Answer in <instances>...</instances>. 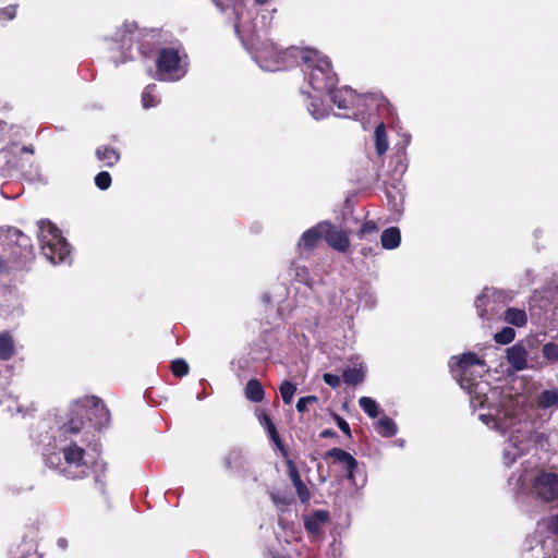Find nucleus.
Instances as JSON below:
<instances>
[{
	"label": "nucleus",
	"instance_id": "9",
	"mask_svg": "<svg viewBox=\"0 0 558 558\" xmlns=\"http://www.w3.org/2000/svg\"><path fill=\"white\" fill-rule=\"evenodd\" d=\"M508 296L494 288H485L483 293L477 296L475 306L478 315L483 319H492L507 301Z\"/></svg>",
	"mask_w": 558,
	"mask_h": 558
},
{
	"label": "nucleus",
	"instance_id": "34",
	"mask_svg": "<svg viewBox=\"0 0 558 558\" xmlns=\"http://www.w3.org/2000/svg\"><path fill=\"white\" fill-rule=\"evenodd\" d=\"M295 490L298 493V496L302 502H307L311 498V494L306 485L301 481L298 480L296 484L294 485Z\"/></svg>",
	"mask_w": 558,
	"mask_h": 558
},
{
	"label": "nucleus",
	"instance_id": "6",
	"mask_svg": "<svg viewBox=\"0 0 558 558\" xmlns=\"http://www.w3.org/2000/svg\"><path fill=\"white\" fill-rule=\"evenodd\" d=\"M64 463H60V458L57 453H51L46 457V463L53 468H61V471L66 476L72 478H81L88 474L89 460L83 448L75 444L66 446L63 451Z\"/></svg>",
	"mask_w": 558,
	"mask_h": 558
},
{
	"label": "nucleus",
	"instance_id": "13",
	"mask_svg": "<svg viewBox=\"0 0 558 558\" xmlns=\"http://www.w3.org/2000/svg\"><path fill=\"white\" fill-rule=\"evenodd\" d=\"M326 94L331 95L332 102L339 109H350L353 107V104L356 100L354 92L348 87H342L339 89L332 88L331 92H327Z\"/></svg>",
	"mask_w": 558,
	"mask_h": 558
},
{
	"label": "nucleus",
	"instance_id": "39",
	"mask_svg": "<svg viewBox=\"0 0 558 558\" xmlns=\"http://www.w3.org/2000/svg\"><path fill=\"white\" fill-rule=\"evenodd\" d=\"M324 381L332 388H338L340 386L341 379L338 375L326 373L324 374Z\"/></svg>",
	"mask_w": 558,
	"mask_h": 558
},
{
	"label": "nucleus",
	"instance_id": "49",
	"mask_svg": "<svg viewBox=\"0 0 558 558\" xmlns=\"http://www.w3.org/2000/svg\"><path fill=\"white\" fill-rule=\"evenodd\" d=\"M323 436H329V433L327 430L323 432Z\"/></svg>",
	"mask_w": 558,
	"mask_h": 558
},
{
	"label": "nucleus",
	"instance_id": "26",
	"mask_svg": "<svg viewBox=\"0 0 558 558\" xmlns=\"http://www.w3.org/2000/svg\"><path fill=\"white\" fill-rule=\"evenodd\" d=\"M359 405L369 417L374 418L379 413L377 402L369 397H361L359 399Z\"/></svg>",
	"mask_w": 558,
	"mask_h": 558
},
{
	"label": "nucleus",
	"instance_id": "23",
	"mask_svg": "<svg viewBox=\"0 0 558 558\" xmlns=\"http://www.w3.org/2000/svg\"><path fill=\"white\" fill-rule=\"evenodd\" d=\"M96 156L108 167L113 166L119 160V154L114 149L106 146L97 148Z\"/></svg>",
	"mask_w": 558,
	"mask_h": 558
},
{
	"label": "nucleus",
	"instance_id": "18",
	"mask_svg": "<svg viewBox=\"0 0 558 558\" xmlns=\"http://www.w3.org/2000/svg\"><path fill=\"white\" fill-rule=\"evenodd\" d=\"M290 276L308 288H313L316 281L311 277L308 269L305 266L292 264L290 266Z\"/></svg>",
	"mask_w": 558,
	"mask_h": 558
},
{
	"label": "nucleus",
	"instance_id": "29",
	"mask_svg": "<svg viewBox=\"0 0 558 558\" xmlns=\"http://www.w3.org/2000/svg\"><path fill=\"white\" fill-rule=\"evenodd\" d=\"M279 390H280L282 401L286 404H290L292 402L293 396L296 391V386L294 384L290 383L289 380H284L280 385Z\"/></svg>",
	"mask_w": 558,
	"mask_h": 558
},
{
	"label": "nucleus",
	"instance_id": "52",
	"mask_svg": "<svg viewBox=\"0 0 558 558\" xmlns=\"http://www.w3.org/2000/svg\"><path fill=\"white\" fill-rule=\"evenodd\" d=\"M203 398V393H199V396H197V399H202Z\"/></svg>",
	"mask_w": 558,
	"mask_h": 558
},
{
	"label": "nucleus",
	"instance_id": "50",
	"mask_svg": "<svg viewBox=\"0 0 558 558\" xmlns=\"http://www.w3.org/2000/svg\"><path fill=\"white\" fill-rule=\"evenodd\" d=\"M323 436H329V433L327 430L323 432Z\"/></svg>",
	"mask_w": 558,
	"mask_h": 558
},
{
	"label": "nucleus",
	"instance_id": "27",
	"mask_svg": "<svg viewBox=\"0 0 558 558\" xmlns=\"http://www.w3.org/2000/svg\"><path fill=\"white\" fill-rule=\"evenodd\" d=\"M343 380L349 385H357L364 379L362 368H348L343 372Z\"/></svg>",
	"mask_w": 558,
	"mask_h": 558
},
{
	"label": "nucleus",
	"instance_id": "15",
	"mask_svg": "<svg viewBox=\"0 0 558 558\" xmlns=\"http://www.w3.org/2000/svg\"><path fill=\"white\" fill-rule=\"evenodd\" d=\"M504 320L510 325L521 328L526 325L527 315L523 310L509 307L504 313Z\"/></svg>",
	"mask_w": 558,
	"mask_h": 558
},
{
	"label": "nucleus",
	"instance_id": "40",
	"mask_svg": "<svg viewBox=\"0 0 558 558\" xmlns=\"http://www.w3.org/2000/svg\"><path fill=\"white\" fill-rule=\"evenodd\" d=\"M236 22L234 25L235 33L240 36L241 27L243 23V8L235 9Z\"/></svg>",
	"mask_w": 558,
	"mask_h": 558
},
{
	"label": "nucleus",
	"instance_id": "8",
	"mask_svg": "<svg viewBox=\"0 0 558 558\" xmlns=\"http://www.w3.org/2000/svg\"><path fill=\"white\" fill-rule=\"evenodd\" d=\"M536 348L537 342L534 338L521 340L507 349V361L517 372L534 368L535 365L532 360L529 359V354Z\"/></svg>",
	"mask_w": 558,
	"mask_h": 558
},
{
	"label": "nucleus",
	"instance_id": "37",
	"mask_svg": "<svg viewBox=\"0 0 558 558\" xmlns=\"http://www.w3.org/2000/svg\"><path fill=\"white\" fill-rule=\"evenodd\" d=\"M316 400H317V398L315 396H307V397L300 398L296 402V410L302 413L306 410L307 404L310 402H314Z\"/></svg>",
	"mask_w": 558,
	"mask_h": 558
},
{
	"label": "nucleus",
	"instance_id": "33",
	"mask_svg": "<svg viewBox=\"0 0 558 558\" xmlns=\"http://www.w3.org/2000/svg\"><path fill=\"white\" fill-rule=\"evenodd\" d=\"M95 184L100 190H107L111 184V177L109 172L101 171L95 177Z\"/></svg>",
	"mask_w": 558,
	"mask_h": 558
},
{
	"label": "nucleus",
	"instance_id": "4",
	"mask_svg": "<svg viewBox=\"0 0 558 558\" xmlns=\"http://www.w3.org/2000/svg\"><path fill=\"white\" fill-rule=\"evenodd\" d=\"M509 483L520 493H531L545 501L558 498V476L551 472L524 469L520 475H512Z\"/></svg>",
	"mask_w": 558,
	"mask_h": 558
},
{
	"label": "nucleus",
	"instance_id": "17",
	"mask_svg": "<svg viewBox=\"0 0 558 558\" xmlns=\"http://www.w3.org/2000/svg\"><path fill=\"white\" fill-rule=\"evenodd\" d=\"M537 405L542 409L558 408V389L543 390L537 397Z\"/></svg>",
	"mask_w": 558,
	"mask_h": 558
},
{
	"label": "nucleus",
	"instance_id": "46",
	"mask_svg": "<svg viewBox=\"0 0 558 558\" xmlns=\"http://www.w3.org/2000/svg\"><path fill=\"white\" fill-rule=\"evenodd\" d=\"M68 429L73 432V433L78 432L80 430V425L70 426Z\"/></svg>",
	"mask_w": 558,
	"mask_h": 558
},
{
	"label": "nucleus",
	"instance_id": "2",
	"mask_svg": "<svg viewBox=\"0 0 558 558\" xmlns=\"http://www.w3.org/2000/svg\"><path fill=\"white\" fill-rule=\"evenodd\" d=\"M291 56L301 62L304 68L308 85L317 95L310 96L311 101L307 109L311 116L316 119H324L328 116V109L323 104L320 95L331 92L338 80L331 70L329 59L316 49H299L293 48L281 52L272 43H264L257 46L254 51V59L263 70L278 71L282 69L284 59Z\"/></svg>",
	"mask_w": 558,
	"mask_h": 558
},
{
	"label": "nucleus",
	"instance_id": "11",
	"mask_svg": "<svg viewBox=\"0 0 558 558\" xmlns=\"http://www.w3.org/2000/svg\"><path fill=\"white\" fill-rule=\"evenodd\" d=\"M324 239L332 248L339 252H345L350 245L347 233L329 223L328 230H325Z\"/></svg>",
	"mask_w": 558,
	"mask_h": 558
},
{
	"label": "nucleus",
	"instance_id": "20",
	"mask_svg": "<svg viewBox=\"0 0 558 558\" xmlns=\"http://www.w3.org/2000/svg\"><path fill=\"white\" fill-rule=\"evenodd\" d=\"M245 397L253 401L259 402L264 398V389L257 379H250L245 386Z\"/></svg>",
	"mask_w": 558,
	"mask_h": 558
},
{
	"label": "nucleus",
	"instance_id": "14",
	"mask_svg": "<svg viewBox=\"0 0 558 558\" xmlns=\"http://www.w3.org/2000/svg\"><path fill=\"white\" fill-rule=\"evenodd\" d=\"M401 235L400 230L396 227H390L381 233L380 242L384 248L395 250L400 245Z\"/></svg>",
	"mask_w": 558,
	"mask_h": 558
},
{
	"label": "nucleus",
	"instance_id": "35",
	"mask_svg": "<svg viewBox=\"0 0 558 558\" xmlns=\"http://www.w3.org/2000/svg\"><path fill=\"white\" fill-rule=\"evenodd\" d=\"M263 424L265 425V427L267 428L268 433H269V436L270 438L272 439V441L277 445L280 444V439H279V435L276 430V427L275 425L272 424L270 417H268L267 415H265L263 417Z\"/></svg>",
	"mask_w": 558,
	"mask_h": 558
},
{
	"label": "nucleus",
	"instance_id": "44",
	"mask_svg": "<svg viewBox=\"0 0 558 558\" xmlns=\"http://www.w3.org/2000/svg\"><path fill=\"white\" fill-rule=\"evenodd\" d=\"M550 527L554 533L558 534V514L553 519Z\"/></svg>",
	"mask_w": 558,
	"mask_h": 558
},
{
	"label": "nucleus",
	"instance_id": "3",
	"mask_svg": "<svg viewBox=\"0 0 558 558\" xmlns=\"http://www.w3.org/2000/svg\"><path fill=\"white\" fill-rule=\"evenodd\" d=\"M33 258L27 235L15 228L0 229V271L24 267Z\"/></svg>",
	"mask_w": 558,
	"mask_h": 558
},
{
	"label": "nucleus",
	"instance_id": "19",
	"mask_svg": "<svg viewBox=\"0 0 558 558\" xmlns=\"http://www.w3.org/2000/svg\"><path fill=\"white\" fill-rule=\"evenodd\" d=\"M5 384H8L7 380L0 383V404H3L5 410L11 414L20 412L21 410L16 399L12 396L11 392L5 391Z\"/></svg>",
	"mask_w": 558,
	"mask_h": 558
},
{
	"label": "nucleus",
	"instance_id": "43",
	"mask_svg": "<svg viewBox=\"0 0 558 558\" xmlns=\"http://www.w3.org/2000/svg\"><path fill=\"white\" fill-rule=\"evenodd\" d=\"M376 230V226L374 222H365L363 226H362V233H371V232H374Z\"/></svg>",
	"mask_w": 558,
	"mask_h": 558
},
{
	"label": "nucleus",
	"instance_id": "32",
	"mask_svg": "<svg viewBox=\"0 0 558 558\" xmlns=\"http://www.w3.org/2000/svg\"><path fill=\"white\" fill-rule=\"evenodd\" d=\"M171 371L173 375L182 377L189 373V365L184 360L178 359L172 361Z\"/></svg>",
	"mask_w": 558,
	"mask_h": 558
},
{
	"label": "nucleus",
	"instance_id": "48",
	"mask_svg": "<svg viewBox=\"0 0 558 558\" xmlns=\"http://www.w3.org/2000/svg\"><path fill=\"white\" fill-rule=\"evenodd\" d=\"M7 162H8L9 165H11L12 167H16V166H17V162H16V161H14V160H11V159H8V160H7Z\"/></svg>",
	"mask_w": 558,
	"mask_h": 558
},
{
	"label": "nucleus",
	"instance_id": "36",
	"mask_svg": "<svg viewBox=\"0 0 558 558\" xmlns=\"http://www.w3.org/2000/svg\"><path fill=\"white\" fill-rule=\"evenodd\" d=\"M270 498L274 501V504L281 510L289 504V498L287 496L280 495L275 492L270 493Z\"/></svg>",
	"mask_w": 558,
	"mask_h": 558
},
{
	"label": "nucleus",
	"instance_id": "30",
	"mask_svg": "<svg viewBox=\"0 0 558 558\" xmlns=\"http://www.w3.org/2000/svg\"><path fill=\"white\" fill-rule=\"evenodd\" d=\"M154 87V85H148L142 94V105L145 109L155 107L159 102V99L153 93Z\"/></svg>",
	"mask_w": 558,
	"mask_h": 558
},
{
	"label": "nucleus",
	"instance_id": "22",
	"mask_svg": "<svg viewBox=\"0 0 558 558\" xmlns=\"http://www.w3.org/2000/svg\"><path fill=\"white\" fill-rule=\"evenodd\" d=\"M375 145L378 155H384L388 150V138L386 133V126L384 123H379L375 130Z\"/></svg>",
	"mask_w": 558,
	"mask_h": 558
},
{
	"label": "nucleus",
	"instance_id": "31",
	"mask_svg": "<svg viewBox=\"0 0 558 558\" xmlns=\"http://www.w3.org/2000/svg\"><path fill=\"white\" fill-rule=\"evenodd\" d=\"M543 356L548 362H557L558 361V344L548 342L543 347Z\"/></svg>",
	"mask_w": 558,
	"mask_h": 558
},
{
	"label": "nucleus",
	"instance_id": "5",
	"mask_svg": "<svg viewBox=\"0 0 558 558\" xmlns=\"http://www.w3.org/2000/svg\"><path fill=\"white\" fill-rule=\"evenodd\" d=\"M38 239L44 256L52 264L63 263L70 256L69 244L51 222H39Z\"/></svg>",
	"mask_w": 558,
	"mask_h": 558
},
{
	"label": "nucleus",
	"instance_id": "10",
	"mask_svg": "<svg viewBox=\"0 0 558 558\" xmlns=\"http://www.w3.org/2000/svg\"><path fill=\"white\" fill-rule=\"evenodd\" d=\"M326 457L332 459L339 464H342L348 472V480L351 482L354 481L353 471L356 469L357 462L352 454L342 449L332 448L326 452Z\"/></svg>",
	"mask_w": 558,
	"mask_h": 558
},
{
	"label": "nucleus",
	"instance_id": "12",
	"mask_svg": "<svg viewBox=\"0 0 558 558\" xmlns=\"http://www.w3.org/2000/svg\"><path fill=\"white\" fill-rule=\"evenodd\" d=\"M325 230H328V222H320L308 229L302 234L298 245L307 250L315 247L319 239L324 238Z\"/></svg>",
	"mask_w": 558,
	"mask_h": 558
},
{
	"label": "nucleus",
	"instance_id": "24",
	"mask_svg": "<svg viewBox=\"0 0 558 558\" xmlns=\"http://www.w3.org/2000/svg\"><path fill=\"white\" fill-rule=\"evenodd\" d=\"M377 432L384 437H391L397 433L396 423L390 417L384 416L377 422Z\"/></svg>",
	"mask_w": 558,
	"mask_h": 558
},
{
	"label": "nucleus",
	"instance_id": "42",
	"mask_svg": "<svg viewBox=\"0 0 558 558\" xmlns=\"http://www.w3.org/2000/svg\"><path fill=\"white\" fill-rule=\"evenodd\" d=\"M336 421H337L338 427L341 429V432H343L344 434L350 436L351 430H350L349 424L340 416H336Z\"/></svg>",
	"mask_w": 558,
	"mask_h": 558
},
{
	"label": "nucleus",
	"instance_id": "16",
	"mask_svg": "<svg viewBox=\"0 0 558 558\" xmlns=\"http://www.w3.org/2000/svg\"><path fill=\"white\" fill-rule=\"evenodd\" d=\"M92 402L93 412L90 413V415H95V425L100 428L108 424L110 418L109 411L106 409L105 404L100 400L93 398Z\"/></svg>",
	"mask_w": 558,
	"mask_h": 558
},
{
	"label": "nucleus",
	"instance_id": "21",
	"mask_svg": "<svg viewBox=\"0 0 558 558\" xmlns=\"http://www.w3.org/2000/svg\"><path fill=\"white\" fill-rule=\"evenodd\" d=\"M328 514L325 511H316L313 515L306 518L305 527L308 532L316 534L319 532L320 525L326 522Z\"/></svg>",
	"mask_w": 558,
	"mask_h": 558
},
{
	"label": "nucleus",
	"instance_id": "51",
	"mask_svg": "<svg viewBox=\"0 0 558 558\" xmlns=\"http://www.w3.org/2000/svg\"><path fill=\"white\" fill-rule=\"evenodd\" d=\"M226 462H227L228 466H230V460H229V458H227Z\"/></svg>",
	"mask_w": 558,
	"mask_h": 558
},
{
	"label": "nucleus",
	"instance_id": "47",
	"mask_svg": "<svg viewBox=\"0 0 558 558\" xmlns=\"http://www.w3.org/2000/svg\"><path fill=\"white\" fill-rule=\"evenodd\" d=\"M256 4L263 5L266 4L269 0H254Z\"/></svg>",
	"mask_w": 558,
	"mask_h": 558
},
{
	"label": "nucleus",
	"instance_id": "41",
	"mask_svg": "<svg viewBox=\"0 0 558 558\" xmlns=\"http://www.w3.org/2000/svg\"><path fill=\"white\" fill-rule=\"evenodd\" d=\"M21 153H29V154H33L34 150L32 147H28V146H23V147H17L16 145H13L12 147H10V149L8 150V154H13V155H16V154H21Z\"/></svg>",
	"mask_w": 558,
	"mask_h": 558
},
{
	"label": "nucleus",
	"instance_id": "28",
	"mask_svg": "<svg viewBox=\"0 0 558 558\" xmlns=\"http://www.w3.org/2000/svg\"><path fill=\"white\" fill-rule=\"evenodd\" d=\"M515 338V331L511 327H504L499 332H496L494 340L499 344H509Z\"/></svg>",
	"mask_w": 558,
	"mask_h": 558
},
{
	"label": "nucleus",
	"instance_id": "1",
	"mask_svg": "<svg viewBox=\"0 0 558 558\" xmlns=\"http://www.w3.org/2000/svg\"><path fill=\"white\" fill-rule=\"evenodd\" d=\"M449 365L461 388L470 395L473 410L481 411L478 420L487 427L510 436L504 447V462L512 464L531 448L533 433L527 423L517 417L514 404L509 395H504L497 387H490L484 380L476 381L474 374L485 372V362L474 353H464L460 357H451Z\"/></svg>",
	"mask_w": 558,
	"mask_h": 558
},
{
	"label": "nucleus",
	"instance_id": "25",
	"mask_svg": "<svg viewBox=\"0 0 558 558\" xmlns=\"http://www.w3.org/2000/svg\"><path fill=\"white\" fill-rule=\"evenodd\" d=\"M13 340L7 333L0 335V359L9 360L13 354Z\"/></svg>",
	"mask_w": 558,
	"mask_h": 558
},
{
	"label": "nucleus",
	"instance_id": "45",
	"mask_svg": "<svg viewBox=\"0 0 558 558\" xmlns=\"http://www.w3.org/2000/svg\"><path fill=\"white\" fill-rule=\"evenodd\" d=\"M290 475H291V480H292L293 485L296 484L298 480H301L298 471H295V470L290 472Z\"/></svg>",
	"mask_w": 558,
	"mask_h": 558
},
{
	"label": "nucleus",
	"instance_id": "7",
	"mask_svg": "<svg viewBox=\"0 0 558 558\" xmlns=\"http://www.w3.org/2000/svg\"><path fill=\"white\" fill-rule=\"evenodd\" d=\"M156 65L157 76L161 81H179L187 72L186 56L174 48L161 49Z\"/></svg>",
	"mask_w": 558,
	"mask_h": 558
},
{
	"label": "nucleus",
	"instance_id": "38",
	"mask_svg": "<svg viewBox=\"0 0 558 558\" xmlns=\"http://www.w3.org/2000/svg\"><path fill=\"white\" fill-rule=\"evenodd\" d=\"M16 14V8L14 5L7 7L0 12V21H10Z\"/></svg>",
	"mask_w": 558,
	"mask_h": 558
}]
</instances>
